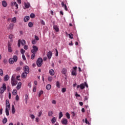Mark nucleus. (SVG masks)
I'll use <instances>...</instances> for the list:
<instances>
[{
    "mask_svg": "<svg viewBox=\"0 0 125 125\" xmlns=\"http://www.w3.org/2000/svg\"><path fill=\"white\" fill-rule=\"evenodd\" d=\"M18 60V57L17 56L15 55L13 56V58H11L9 59V63L10 64H14V62H17Z\"/></svg>",
    "mask_w": 125,
    "mask_h": 125,
    "instance_id": "f257e3e1",
    "label": "nucleus"
},
{
    "mask_svg": "<svg viewBox=\"0 0 125 125\" xmlns=\"http://www.w3.org/2000/svg\"><path fill=\"white\" fill-rule=\"evenodd\" d=\"M85 86L86 87H88V85H87V83H86V82H85L84 83H81L80 84V85H78L77 86V88H80V87L81 89H84Z\"/></svg>",
    "mask_w": 125,
    "mask_h": 125,
    "instance_id": "f03ea898",
    "label": "nucleus"
},
{
    "mask_svg": "<svg viewBox=\"0 0 125 125\" xmlns=\"http://www.w3.org/2000/svg\"><path fill=\"white\" fill-rule=\"evenodd\" d=\"M5 90H6V84L3 83L2 86L0 88V94H3Z\"/></svg>",
    "mask_w": 125,
    "mask_h": 125,
    "instance_id": "7ed1b4c3",
    "label": "nucleus"
},
{
    "mask_svg": "<svg viewBox=\"0 0 125 125\" xmlns=\"http://www.w3.org/2000/svg\"><path fill=\"white\" fill-rule=\"evenodd\" d=\"M42 62H43V60L42 58H38L36 62V64L38 67H42Z\"/></svg>",
    "mask_w": 125,
    "mask_h": 125,
    "instance_id": "20e7f679",
    "label": "nucleus"
},
{
    "mask_svg": "<svg viewBox=\"0 0 125 125\" xmlns=\"http://www.w3.org/2000/svg\"><path fill=\"white\" fill-rule=\"evenodd\" d=\"M77 69H78V67L77 66H74L72 68V71L71 72L72 76H73L74 77H76L77 76Z\"/></svg>",
    "mask_w": 125,
    "mask_h": 125,
    "instance_id": "39448f33",
    "label": "nucleus"
},
{
    "mask_svg": "<svg viewBox=\"0 0 125 125\" xmlns=\"http://www.w3.org/2000/svg\"><path fill=\"white\" fill-rule=\"evenodd\" d=\"M33 49L31 50V53H37L38 50H39V48L37 46L33 45L32 46Z\"/></svg>",
    "mask_w": 125,
    "mask_h": 125,
    "instance_id": "423d86ee",
    "label": "nucleus"
},
{
    "mask_svg": "<svg viewBox=\"0 0 125 125\" xmlns=\"http://www.w3.org/2000/svg\"><path fill=\"white\" fill-rule=\"evenodd\" d=\"M11 81V83L12 84V86L16 85V84H15V81H16V79H15V75H13L12 76Z\"/></svg>",
    "mask_w": 125,
    "mask_h": 125,
    "instance_id": "0eeeda50",
    "label": "nucleus"
},
{
    "mask_svg": "<svg viewBox=\"0 0 125 125\" xmlns=\"http://www.w3.org/2000/svg\"><path fill=\"white\" fill-rule=\"evenodd\" d=\"M23 70L24 71V73L26 74H29L30 73L29 67L28 65H25L23 67Z\"/></svg>",
    "mask_w": 125,
    "mask_h": 125,
    "instance_id": "6e6552de",
    "label": "nucleus"
},
{
    "mask_svg": "<svg viewBox=\"0 0 125 125\" xmlns=\"http://www.w3.org/2000/svg\"><path fill=\"white\" fill-rule=\"evenodd\" d=\"M12 43L10 42L8 43V52H12V48H11Z\"/></svg>",
    "mask_w": 125,
    "mask_h": 125,
    "instance_id": "1a4fd4ad",
    "label": "nucleus"
},
{
    "mask_svg": "<svg viewBox=\"0 0 125 125\" xmlns=\"http://www.w3.org/2000/svg\"><path fill=\"white\" fill-rule=\"evenodd\" d=\"M62 125H68V120H67V119L66 118H63L62 120Z\"/></svg>",
    "mask_w": 125,
    "mask_h": 125,
    "instance_id": "9d476101",
    "label": "nucleus"
},
{
    "mask_svg": "<svg viewBox=\"0 0 125 125\" xmlns=\"http://www.w3.org/2000/svg\"><path fill=\"white\" fill-rule=\"evenodd\" d=\"M6 108L10 109V104H9V100H8L6 101Z\"/></svg>",
    "mask_w": 125,
    "mask_h": 125,
    "instance_id": "9b49d317",
    "label": "nucleus"
},
{
    "mask_svg": "<svg viewBox=\"0 0 125 125\" xmlns=\"http://www.w3.org/2000/svg\"><path fill=\"white\" fill-rule=\"evenodd\" d=\"M24 9H26V8H29V7L31 6V4H30V3L29 2H24Z\"/></svg>",
    "mask_w": 125,
    "mask_h": 125,
    "instance_id": "f8f14e48",
    "label": "nucleus"
},
{
    "mask_svg": "<svg viewBox=\"0 0 125 125\" xmlns=\"http://www.w3.org/2000/svg\"><path fill=\"white\" fill-rule=\"evenodd\" d=\"M47 56L48 57V59H51L52 57V52H48L47 54Z\"/></svg>",
    "mask_w": 125,
    "mask_h": 125,
    "instance_id": "ddd939ff",
    "label": "nucleus"
},
{
    "mask_svg": "<svg viewBox=\"0 0 125 125\" xmlns=\"http://www.w3.org/2000/svg\"><path fill=\"white\" fill-rule=\"evenodd\" d=\"M21 85H22V83L21 82H19L18 83V85L16 87V88L18 90H19V89H20L21 88Z\"/></svg>",
    "mask_w": 125,
    "mask_h": 125,
    "instance_id": "4468645a",
    "label": "nucleus"
},
{
    "mask_svg": "<svg viewBox=\"0 0 125 125\" xmlns=\"http://www.w3.org/2000/svg\"><path fill=\"white\" fill-rule=\"evenodd\" d=\"M9 80V76H8V75H6L4 77V79H3L4 82H7V81H8Z\"/></svg>",
    "mask_w": 125,
    "mask_h": 125,
    "instance_id": "2eb2a0df",
    "label": "nucleus"
},
{
    "mask_svg": "<svg viewBox=\"0 0 125 125\" xmlns=\"http://www.w3.org/2000/svg\"><path fill=\"white\" fill-rule=\"evenodd\" d=\"M13 27H14V23H10L8 27V30H13Z\"/></svg>",
    "mask_w": 125,
    "mask_h": 125,
    "instance_id": "dca6fc26",
    "label": "nucleus"
},
{
    "mask_svg": "<svg viewBox=\"0 0 125 125\" xmlns=\"http://www.w3.org/2000/svg\"><path fill=\"white\" fill-rule=\"evenodd\" d=\"M28 73H26V72H23L22 74H21V78L22 79H26V78H27V74Z\"/></svg>",
    "mask_w": 125,
    "mask_h": 125,
    "instance_id": "f3484780",
    "label": "nucleus"
},
{
    "mask_svg": "<svg viewBox=\"0 0 125 125\" xmlns=\"http://www.w3.org/2000/svg\"><path fill=\"white\" fill-rule=\"evenodd\" d=\"M2 5L3 7H6V6H7V3L6 2V1L3 0L2 1Z\"/></svg>",
    "mask_w": 125,
    "mask_h": 125,
    "instance_id": "a211bd4d",
    "label": "nucleus"
},
{
    "mask_svg": "<svg viewBox=\"0 0 125 125\" xmlns=\"http://www.w3.org/2000/svg\"><path fill=\"white\" fill-rule=\"evenodd\" d=\"M53 29H54L56 32H58L59 31V28L56 25H53Z\"/></svg>",
    "mask_w": 125,
    "mask_h": 125,
    "instance_id": "6ab92c4d",
    "label": "nucleus"
},
{
    "mask_svg": "<svg viewBox=\"0 0 125 125\" xmlns=\"http://www.w3.org/2000/svg\"><path fill=\"white\" fill-rule=\"evenodd\" d=\"M30 20V17L28 16H25V17L24 18V21L25 22H28Z\"/></svg>",
    "mask_w": 125,
    "mask_h": 125,
    "instance_id": "aec40b11",
    "label": "nucleus"
},
{
    "mask_svg": "<svg viewBox=\"0 0 125 125\" xmlns=\"http://www.w3.org/2000/svg\"><path fill=\"white\" fill-rule=\"evenodd\" d=\"M29 99V97L28 96L27 94L25 95V104H27L28 103V100Z\"/></svg>",
    "mask_w": 125,
    "mask_h": 125,
    "instance_id": "412c9836",
    "label": "nucleus"
},
{
    "mask_svg": "<svg viewBox=\"0 0 125 125\" xmlns=\"http://www.w3.org/2000/svg\"><path fill=\"white\" fill-rule=\"evenodd\" d=\"M67 73V69L65 68H63L62 71V74H63V75H65Z\"/></svg>",
    "mask_w": 125,
    "mask_h": 125,
    "instance_id": "4be33fe9",
    "label": "nucleus"
},
{
    "mask_svg": "<svg viewBox=\"0 0 125 125\" xmlns=\"http://www.w3.org/2000/svg\"><path fill=\"white\" fill-rule=\"evenodd\" d=\"M5 113L6 116H9V108H5Z\"/></svg>",
    "mask_w": 125,
    "mask_h": 125,
    "instance_id": "5701e85b",
    "label": "nucleus"
},
{
    "mask_svg": "<svg viewBox=\"0 0 125 125\" xmlns=\"http://www.w3.org/2000/svg\"><path fill=\"white\" fill-rule=\"evenodd\" d=\"M49 74H50V75H51V76H54V70L53 69L50 70Z\"/></svg>",
    "mask_w": 125,
    "mask_h": 125,
    "instance_id": "b1692460",
    "label": "nucleus"
},
{
    "mask_svg": "<svg viewBox=\"0 0 125 125\" xmlns=\"http://www.w3.org/2000/svg\"><path fill=\"white\" fill-rule=\"evenodd\" d=\"M51 85H50V84H47V85L46 86V89L47 90H50V89H51Z\"/></svg>",
    "mask_w": 125,
    "mask_h": 125,
    "instance_id": "393cba45",
    "label": "nucleus"
},
{
    "mask_svg": "<svg viewBox=\"0 0 125 125\" xmlns=\"http://www.w3.org/2000/svg\"><path fill=\"white\" fill-rule=\"evenodd\" d=\"M12 94L13 95H14V96L17 95V90L14 89L12 92Z\"/></svg>",
    "mask_w": 125,
    "mask_h": 125,
    "instance_id": "a878e982",
    "label": "nucleus"
},
{
    "mask_svg": "<svg viewBox=\"0 0 125 125\" xmlns=\"http://www.w3.org/2000/svg\"><path fill=\"white\" fill-rule=\"evenodd\" d=\"M2 123L4 125H5L6 123H7V118H6V117H4L3 118V119L2 120Z\"/></svg>",
    "mask_w": 125,
    "mask_h": 125,
    "instance_id": "bb28decb",
    "label": "nucleus"
},
{
    "mask_svg": "<svg viewBox=\"0 0 125 125\" xmlns=\"http://www.w3.org/2000/svg\"><path fill=\"white\" fill-rule=\"evenodd\" d=\"M56 122V118H55V117H53L51 119V123H52V124H55Z\"/></svg>",
    "mask_w": 125,
    "mask_h": 125,
    "instance_id": "cd10ccee",
    "label": "nucleus"
},
{
    "mask_svg": "<svg viewBox=\"0 0 125 125\" xmlns=\"http://www.w3.org/2000/svg\"><path fill=\"white\" fill-rule=\"evenodd\" d=\"M36 57V54L32 53V55L31 56V59L32 60H34V59H35V57Z\"/></svg>",
    "mask_w": 125,
    "mask_h": 125,
    "instance_id": "c85d7f7f",
    "label": "nucleus"
},
{
    "mask_svg": "<svg viewBox=\"0 0 125 125\" xmlns=\"http://www.w3.org/2000/svg\"><path fill=\"white\" fill-rule=\"evenodd\" d=\"M12 114H15V108L14 107V105H12Z\"/></svg>",
    "mask_w": 125,
    "mask_h": 125,
    "instance_id": "c756f323",
    "label": "nucleus"
},
{
    "mask_svg": "<svg viewBox=\"0 0 125 125\" xmlns=\"http://www.w3.org/2000/svg\"><path fill=\"white\" fill-rule=\"evenodd\" d=\"M56 86L57 87H58V88H60V83L59 82V81H57Z\"/></svg>",
    "mask_w": 125,
    "mask_h": 125,
    "instance_id": "7c9ffc66",
    "label": "nucleus"
},
{
    "mask_svg": "<svg viewBox=\"0 0 125 125\" xmlns=\"http://www.w3.org/2000/svg\"><path fill=\"white\" fill-rule=\"evenodd\" d=\"M52 115H53V112L50 111L48 112V116H49V117H51Z\"/></svg>",
    "mask_w": 125,
    "mask_h": 125,
    "instance_id": "2f4dec72",
    "label": "nucleus"
},
{
    "mask_svg": "<svg viewBox=\"0 0 125 125\" xmlns=\"http://www.w3.org/2000/svg\"><path fill=\"white\" fill-rule=\"evenodd\" d=\"M21 42V45H25V44H26V41H25L24 40H22Z\"/></svg>",
    "mask_w": 125,
    "mask_h": 125,
    "instance_id": "473e14b6",
    "label": "nucleus"
},
{
    "mask_svg": "<svg viewBox=\"0 0 125 125\" xmlns=\"http://www.w3.org/2000/svg\"><path fill=\"white\" fill-rule=\"evenodd\" d=\"M65 116L67 119H70V113H69L68 112H66L65 114Z\"/></svg>",
    "mask_w": 125,
    "mask_h": 125,
    "instance_id": "72a5a7b5",
    "label": "nucleus"
},
{
    "mask_svg": "<svg viewBox=\"0 0 125 125\" xmlns=\"http://www.w3.org/2000/svg\"><path fill=\"white\" fill-rule=\"evenodd\" d=\"M30 18H31L32 19H33V18H35L36 15H35V14L32 13L30 14Z\"/></svg>",
    "mask_w": 125,
    "mask_h": 125,
    "instance_id": "f704fd0d",
    "label": "nucleus"
},
{
    "mask_svg": "<svg viewBox=\"0 0 125 125\" xmlns=\"http://www.w3.org/2000/svg\"><path fill=\"white\" fill-rule=\"evenodd\" d=\"M59 119H61V118H62V117H63V113H62V112H60V113H59Z\"/></svg>",
    "mask_w": 125,
    "mask_h": 125,
    "instance_id": "c9c22d12",
    "label": "nucleus"
},
{
    "mask_svg": "<svg viewBox=\"0 0 125 125\" xmlns=\"http://www.w3.org/2000/svg\"><path fill=\"white\" fill-rule=\"evenodd\" d=\"M33 22H29V23H28V26L30 27V28H32V27H33Z\"/></svg>",
    "mask_w": 125,
    "mask_h": 125,
    "instance_id": "e433bc0d",
    "label": "nucleus"
},
{
    "mask_svg": "<svg viewBox=\"0 0 125 125\" xmlns=\"http://www.w3.org/2000/svg\"><path fill=\"white\" fill-rule=\"evenodd\" d=\"M68 36H69V39H71V40H73V35L72 33L68 34Z\"/></svg>",
    "mask_w": 125,
    "mask_h": 125,
    "instance_id": "4c0bfd02",
    "label": "nucleus"
},
{
    "mask_svg": "<svg viewBox=\"0 0 125 125\" xmlns=\"http://www.w3.org/2000/svg\"><path fill=\"white\" fill-rule=\"evenodd\" d=\"M0 76H3V70H2V69H0Z\"/></svg>",
    "mask_w": 125,
    "mask_h": 125,
    "instance_id": "58836bf2",
    "label": "nucleus"
},
{
    "mask_svg": "<svg viewBox=\"0 0 125 125\" xmlns=\"http://www.w3.org/2000/svg\"><path fill=\"white\" fill-rule=\"evenodd\" d=\"M42 94H43V91L41 90L39 92V97H41V96L42 95Z\"/></svg>",
    "mask_w": 125,
    "mask_h": 125,
    "instance_id": "ea45409f",
    "label": "nucleus"
},
{
    "mask_svg": "<svg viewBox=\"0 0 125 125\" xmlns=\"http://www.w3.org/2000/svg\"><path fill=\"white\" fill-rule=\"evenodd\" d=\"M18 45L19 47H20V46H21V40H18Z\"/></svg>",
    "mask_w": 125,
    "mask_h": 125,
    "instance_id": "a19ab883",
    "label": "nucleus"
},
{
    "mask_svg": "<svg viewBox=\"0 0 125 125\" xmlns=\"http://www.w3.org/2000/svg\"><path fill=\"white\" fill-rule=\"evenodd\" d=\"M32 44H36V43H37V40H32Z\"/></svg>",
    "mask_w": 125,
    "mask_h": 125,
    "instance_id": "79ce46f5",
    "label": "nucleus"
},
{
    "mask_svg": "<svg viewBox=\"0 0 125 125\" xmlns=\"http://www.w3.org/2000/svg\"><path fill=\"white\" fill-rule=\"evenodd\" d=\"M85 123L87 125H90V123H89V122L88 121H87V119H86V118H85Z\"/></svg>",
    "mask_w": 125,
    "mask_h": 125,
    "instance_id": "37998d69",
    "label": "nucleus"
},
{
    "mask_svg": "<svg viewBox=\"0 0 125 125\" xmlns=\"http://www.w3.org/2000/svg\"><path fill=\"white\" fill-rule=\"evenodd\" d=\"M21 54H24L25 53V50H24L23 49H21Z\"/></svg>",
    "mask_w": 125,
    "mask_h": 125,
    "instance_id": "c03bdc74",
    "label": "nucleus"
},
{
    "mask_svg": "<svg viewBox=\"0 0 125 125\" xmlns=\"http://www.w3.org/2000/svg\"><path fill=\"white\" fill-rule=\"evenodd\" d=\"M12 22H13V23H16V18L14 17L12 19Z\"/></svg>",
    "mask_w": 125,
    "mask_h": 125,
    "instance_id": "a18cd8bd",
    "label": "nucleus"
},
{
    "mask_svg": "<svg viewBox=\"0 0 125 125\" xmlns=\"http://www.w3.org/2000/svg\"><path fill=\"white\" fill-rule=\"evenodd\" d=\"M48 81L49 82H52V77H48Z\"/></svg>",
    "mask_w": 125,
    "mask_h": 125,
    "instance_id": "49530a36",
    "label": "nucleus"
},
{
    "mask_svg": "<svg viewBox=\"0 0 125 125\" xmlns=\"http://www.w3.org/2000/svg\"><path fill=\"white\" fill-rule=\"evenodd\" d=\"M17 2H11V4L12 5V6H14V5L17 4Z\"/></svg>",
    "mask_w": 125,
    "mask_h": 125,
    "instance_id": "de8ad7c7",
    "label": "nucleus"
},
{
    "mask_svg": "<svg viewBox=\"0 0 125 125\" xmlns=\"http://www.w3.org/2000/svg\"><path fill=\"white\" fill-rule=\"evenodd\" d=\"M36 88H37V86H33V92H36Z\"/></svg>",
    "mask_w": 125,
    "mask_h": 125,
    "instance_id": "09e8293b",
    "label": "nucleus"
},
{
    "mask_svg": "<svg viewBox=\"0 0 125 125\" xmlns=\"http://www.w3.org/2000/svg\"><path fill=\"white\" fill-rule=\"evenodd\" d=\"M9 39H10V40H12V39H13V35H12V34L9 35Z\"/></svg>",
    "mask_w": 125,
    "mask_h": 125,
    "instance_id": "8fccbe9b",
    "label": "nucleus"
},
{
    "mask_svg": "<svg viewBox=\"0 0 125 125\" xmlns=\"http://www.w3.org/2000/svg\"><path fill=\"white\" fill-rule=\"evenodd\" d=\"M30 118H31V119H32L33 120H34V119H35V115H34V114H31L30 115Z\"/></svg>",
    "mask_w": 125,
    "mask_h": 125,
    "instance_id": "3c124183",
    "label": "nucleus"
},
{
    "mask_svg": "<svg viewBox=\"0 0 125 125\" xmlns=\"http://www.w3.org/2000/svg\"><path fill=\"white\" fill-rule=\"evenodd\" d=\"M35 39L36 41H39V40H40V39L39 38V37H38L37 35L35 36Z\"/></svg>",
    "mask_w": 125,
    "mask_h": 125,
    "instance_id": "603ef678",
    "label": "nucleus"
},
{
    "mask_svg": "<svg viewBox=\"0 0 125 125\" xmlns=\"http://www.w3.org/2000/svg\"><path fill=\"white\" fill-rule=\"evenodd\" d=\"M62 92L64 93V92H66V88H62Z\"/></svg>",
    "mask_w": 125,
    "mask_h": 125,
    "instance_id": "864d4df0",
    "label": "nucleus"
},
{
    "mask_svg": "<svg viewBox=\"0 0 125 125\" xmlns=\"http://www.w3.org/2000/svg\"><path fill=\"white\" fill-rule=\"evenodd\" d=\"M23 48L25 50H27V49H28V45H25L23 47Z\"/></svg>",
    "mask_w": 125,
    "mask_h": 125,
    "instance_id": "5fc2aeb1",
    "label": "nucleus"
},
{
    "mask_svg": "<svg viewBox=\"0 0 125 125\" xmlns=\"http://www.w3.org/2000/svg\"><path fill=\"white\" fill-rule=\"evenodd\" d=\"M41 24H42V25H45V22H44V21H43V20H41Z\"/></svg>",
    "mask_w": 125,
    "mask_h": 125,
    "instance_id": "6e6d98bb",
    "label": "nucleus"
},
{
    "mask_svg": "<svg viewBox=\"0 0 125 125\" xmlns=\"http://www.w3.org/2000/svg\"><path fill=\"white\" fill-rule=\"evenodd\" d=\"M7 90L8 92L10 91V86H9V85L7 86Z\"/></svg>",
    "mask_w": 125,
    "mask_h": 125,
    "instance_id": "4d7b16f0",
    "label": "nucleus"
},
{
    "mask_svg": "<svg viewBox=\"0 0 125 125\" xmlns=\"http://www.w3.org/2000/svg\"><path fill=\"white\" fill-rule=\"evenodd\" d=\"M16 100H17V101H19V96H18V95H17L16 96Z\"/></svg>",
    "mask_w": 125,
    "mask_h": 125,
    "instance_id": "13d9d810",
    "label": "nucleus"
},
{
    "mask_svg": "<svg viewBox=\"0 0 125 125\" xmlns=\"http://www.w3.org/2000/svg\"><path fill=\"white\" fill-rule=\"evenodd\" d=\"M55 50H56L55 55H56V56H58V50H57V49H56Z\"/></svg>",
    "mask_w": 125,
    "mask_h": 125,
    "instance_id": "bf43d9fd",
    "label": "nucleus"
},
{
    "mask_svg": "<svg viewBox=\"0 0 125 125\" xmlns=\"http://www.w3.org/2000/svg\"><path fill=\"white\" fill-rule=\"evenodd\" d=\"M22 59L23 60H26V57H25V55H24V54H23L22 55Z\"/></svg>",
    "mask_w": 125,
    "mask_h": 125,
    "instance_id": "052dcab7",
    "label": "nucleus"
},
{
    "mask_svg": "<svg viewBox=\"0 0 125 125\" xmlns=\"http://www.w3.org/2000/svg\"><path fill=\"white\" fill-rule=\"evenodd\" d=\"M79 104L80 105V106H83V102H80Z\"/></svg>",
    "mask_w": 125,
    "mask_h": 125,
    "instance_id": "680f3d73",
    "label": "nucleus"
},
{
    "mask_svg": "<svg viewBox=\"0 0 125 125\" xmlns=\"http://www.w3.org/2000/svg\"><path fill=\"white\" fill-rule=\"evenodd\" d=\"M72 118H74V117H75V116H76V113H75L74 112H72Z\"/></svg>",
    "mask_w": 125,
    "mask_h": 125,
    "instance_id": "e2e57ef3",
    "label": "nucleus"
},
{
    "mask_svg": "<svg viewBox=\"0 0 125 125\" xmlns=\"http://www.w3.org/2000/svg\"><path fill=\"white\" fill-rule=\"evenodd\" d=\"M64 9L66 11H68V8H67V5H66V4L64 5Z\"/></svg>",
    "mask_w": 125,
    "mask_h": 125,
    "instance_id": "0e129e2a",
    "label": "nucleus"
},
{
    "mask_svg": "<svg viewBox=\"0 0 125 125\" xmlns=\"http://www.w3.org/2000/svg\"><path fill=\"white\" fill-rule=\"evenodd\" d=\"M21 70V68L20 67H18L16 69V71H20Z\"/></svg>",
    "mask_w": 125,
    "mask_h": 125,
    "instance_id": "69168bd1",
    "label": "nucleus"
},
{
    "mask_svg": "<svg viewBox=\"0 0 125 125\" xmlns=\"http://www.w3.org/2000/svg\"><path fill=\"white\" fill-rule=\"evenodd\" d=\"M2 111H3V109L1 108L0 109V115H2Z\"/></svg>",
    "mask_w": 125,
    "mask_h": 125,
    "instance_id": "338daca9",
    "label": "nucleus"
},
{
    "mask_svg": "<svg viewBox=\"0 0 125 125\" xmlns=\"http://www.w3.org/2000/svg\"><path fill=\"white\" fill-rule=\"evenodd\" d=\"M42 111L39 112L38 116L41 117V116H42Z\"/></svg>",
    "mask_w": 125,
    "mask_h": 125,
    "instance_id": "774afa93",
    "label": "nucleus"
}]
</instances>
